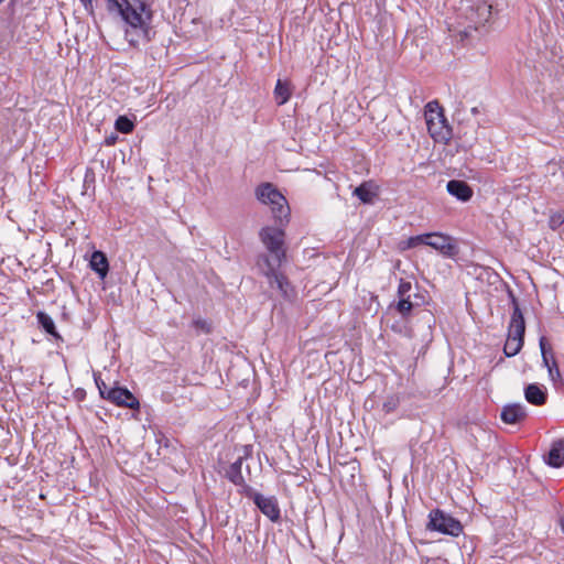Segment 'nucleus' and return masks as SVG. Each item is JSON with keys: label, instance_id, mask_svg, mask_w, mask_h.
Masks as SVG:
<instances>
[{"label": "nucleus", "instance_id": "33", "mask_svg": "<svg viewBox=\"0 0 564 564\" xmlns=\"http://www.w3.org/2000/svg\"><path fill=\"white\" fill-rule=\"evenodd\" d=\"M15 2L17 0H10V2L8 3V9H13Z\"/></svg>", "mask_w": 564, "mask_h": 564}, {"label": "nucleus", "instance_id": "28", "mask_svg": "<svg viewBox=\"0 0 564 564\" xmlns=\"http://www.w3.org/2000/svg\"><path fill=\"white\" fill-rule=\"evenodd\" d=\"M193 326L200 330L204 334H209L212 332V326L206 319L197 318L193 321Z\"/></svg>", "mask_w": 564, "mask_h": 564}, {"label": "nucleus", "instance_id": "2", "mask_svg": "<svg viewBox=\"0 0 564 564\" xmlns=\"http://www.w3.org/2000/svg\"><path fill=\"white\" fill-rule=\"evenodd\" d=\"M259 237L268 253L258 256L257 265L262 274H269L278 270L285 260L284 231L275 227H264Z\"/></svg>", "mask_w": 564, "mask_h": 564}, {"label": "nucleus", "instance_id": "30", "mask_svg": "<svg viewBox=\"0 0 564 564\" xmlns=\"http://www.w3.org/2000/svg\"><path fill=\"white\" fill-rule=\"evenodd\" d=\"M95 382L99 390L100 397L106 400L107 392L110 388L107 387V384L104 382V380H101L100 377H95Z\"/></svg>", "mask_w": 564, "mask_h": 564}, {"label": "nucleus", "instance_id": "25", "mask_svg": "<svg viewBox=\"0 0 564 564\" xmlns=\"http://www.w3.org/2000/svg\"><path fill=\"white\" fill-rule=\"evenodd\" d=\"M400 405V397L398 394L389 395L382 404L384 413L389 414L394 412Z\"/></svg>", "mask_w": 564, "mask_h": 564}, {"label": "nucleus", "instance_id": "32", "mask_svg": "<svg viewBox=\"0 0 564 564\" xmlns=\"http://www.w3.org/2000/svg\"><path fill=\"white\" fill-rule=\"evenodd\" d=\"M558 524H560V527H561V529H562V531L564 533V516L560 517Z\"/></svg>", "mask_w": 564, "mask_h": 564}, {"label": "nucleus", "instance_id": "9", "mask_svg": "<svg viewBox=\"0 0 564 564\" xmlns=\"http://www.w3.org/2000/svg\"><path fill=\"white\" fill-rule=\"evenodd\" d=\"M106 400L111 403L132 410L140 406L139 400L127 389L121 387H112L108 390Z\"/></svg>", "mask_w": 564, "mask_h": 564}, {"label": "nucleus", "instance_id": "21", "mask_svg": "<svg viewBox=\"0 0 564 564\" xmlns=\"http://www.w3.org/2000/svg\"><path fill=\"white\" fill-rule=\"evenodd\" d=\"M417 305L419 303L411 301V297L402 296L399 297L395 308L403 317H406L413 307Z\"/></svg>", "mask_w": 564, "mask_h": 564}, {"label": "nucleus", "instance_id": "16", "mask_svg": "<svg viewBox=\"0 0 564 564\" xmlns=\"http://www.w3.org/2000/svg\"><path fill=\"white\" fill-rule=\"evenodd\" d=\"M90 268L101 278H106L109 271L108 259L101 251H94L90 258Z\"/></svg>", "mask_w": 564, "mask_h": 564}, {"label": "nucleus", "instance_id": "13", "mask_svg": "<svg viewBox=\"0 0 564 564\" xmlns=\"http://www.w3.org/2000/svg\"><path fill=\"white\" fill-rule=\"evenodd\" d=\"M446 189L462 202H468L473 196V189L465 181L452 180L447 183Z\"/></svg>", "mask_w": 564, "mask_h": 564}, {"label": "nucleus", "instance_id": "19", "mask_svg": "<svg viewBox=\"0 0 564 564\" xmlns=\"http://www.w3.org/2000/svg\"><path fill=\"white\" fill-rule=\"evenodd\" d=\"M291 86L288 82L278 79L274 88V99L279 106L284 105L291 97Z\"/></svg>", "mask_w": 564, "mask_h": 564}, {"label": "nucleus", "instance_id": "34", "mask_svg": "<svg viewBox=\"0 0 564 564\" xmlns=\"http://www.w3.org/2000/svg\"><path fill=\"white\" fill-rule=\"evenodd\" d=\"M80 1L85 4V7H87L88 3L89 4L91 3V0H80Z\"/></svg>", "mask_w": 564, "mask_h": 564}, {"label": "nucleus", "instance_id": "35", "mask_svg": "<svg viewBox=\"0 0 564 564\" xmlns=\"http://www.w3.org/2000/svg\"><path fill=\"white\" fill-rule=\"evenodd\" d=\"M473 113H478V109L475 107L471 109Z\"/></svg>", "mask_w": 564, "mask_h": 564}, {"label": "nucleus", "instance_id": "12", "mask_svg": "<svg viewBox=\"0 0 564 564\" xmlns=\"http://www.w3.org/2000/svg\"><path fill=\"white\" fill-rule=\"evenodd\" d=\"M525 400L535 406L544 405L547 401V390L539 383H529L524 388Z\"/></svg>", "mask_w": 564, "mask_h": 564}, {"label": "nucleus", "instance_id": "36", "mask_svg": "<svg viewBox=\"0 0 564 564\" xmlns=\"http://www.w3.org/2000/svg\"><path fill=\"white\" fill-rule=\"evenodd\" d=\"M3 0H0V3L2 2Z\"/></svg>", "mask_w": 564, "mask_h": 564}, {"label": "nucleus", "instance_id": "7", "mask_svg": "<svg viewBox=\"0 0 564 564\" xmlns=\"http://www.w3.org/2000/svg\"><path fill=\"white\" fill-rule=\"evenodd\" d=\"M509 296L513 305V312L509 324L508 338H514L516 340L524 341L525 323L522 312L519 307L517 297L510 291Z\"/></svg>", "mask_w": 564, "mask_h": 564}, {"label": "nucleus", "instance_id": "14", "mask_svg": "<svg viewBox=\"0 0 564 564\" xmlns=\"http://www.w3.org/2000/svg\"><path fill=\"white\" fill-rule=\"evenodd\" d=\"M264 275L268 278L270 285L272 288L276 286V289L285 299H290L293 295L294 292L290 285V282L283 274H280L278 270H274L272 273Z\"/></svg>", "mask_w": 564, "mask_h": 564}, {"label": "nucleus", "instance_id": "24", "mask_svg": "<svg viewBox=\"0 0 564 564\" xmlns=\"http://www.w3.org/2000/svg\"><path fill=\"white\" fill-rule=\"evenodd\" d=\"M115 128L121 133H130L134 128V123L126 116H119L116 119Z\"/></svg>", "mask_w": 564, "mask_h": 564}, {"label": "nucleus", "instance_id": "27", "mask_svg": "<svg viewBox=\"0 0 564 564\" xmlns=\"http://www.w3.org/2000/svg\"><path fill=\"white\" fill-rule=\"evenodd\" d=\"M238 487H240V492L246 496L247 498L251 499L253 502H254V499L257 496H259L260 494L257 492L251 486H249L246 480L243 479V484L242 485H237Z\"/></svg>", "mask_w": 564, "mask_h": 564}, {"label": "nucleus", "instance_id": "31", "mask_svg": "<svg viewBox=\"0 0 564 564\" xmlns=\"http://www.w3.org/2000/svg\"><path fill=\"white\" fill-rule=\"evenodd\" d=\"M117 139H118L117 135L111 134L110 137L106 138L105 143L107 145H113L116 143Z\"/></svg>", "mask_w": 564, "mask_h": 564}, {"label": "nucleus", "instance_id": "6", "mask_svg": "<svg viewBox=\"0 0 564 564\" xmlns=\"http://www.w3.org/2000/svg\"><path fill=\"white\" fill-rule=\"evenodd\" d=\"M426 529L452 536H458L463 532L462 523L440 509L430 512Z\"/></svg>", "mask_w": 564, "mask_h": 564}, {"label": "nucleus", "instance_id": "10", "mask_svg": "<svg viewBox=\"0 0 564 564\" xmlns=\"http://www.w3.org/2000/svg\"><path fill=\"white\" fill-rule=\"evenodd\" d=\"M257 508L267 516L271 521L276 522L281 518V511L278 503V499L274 496L265 497L259 495L254 499Z\"/></svg>", "mask_w": 564, "mask_h": 564}, {"label": "nucleus", "instance_id": "5", "mask_svg": "<svg viewBox=\"0 0 564 564\" xmlns=\"http://www.w3.org/2000/svg\"><path fill=\"white\" fill-rule=\"evenodd\" d=\"M419 245H426L440 251L445 257H455L458 252L457 245L452 237L441 232H430L410 237L408 247L415 248Z\"/></svg>", "mask_w": 564, "mask_h": 564}, {"label": "nucleus", "instance_id": "11", "mask_svg": "<svg viewBox=\"0 0 564 564\" xmlns=\"http://www.w3.org/2000/svg\"><path fill=\"white\" fill-rule=\"evenodd\" d=\"M527 416V408L521 403L506 404L500 413V419L506 424H520Z\"/></svg>", "mask_w": 564, "mask_h": 564}, {"label": "nucleus", "instance_id": "4", "mask_svg": "<svg viewBox=\"0 0 564 564\" xmlns=\"http://www.w3.org/2000/svg\"><path fill=\"white\" fill-rule=\"evenodd\" d=\"M424 117L429 133L435 141H446L451 138L452 130L437 100L426 104Z\"/></svg>", "mask_w": 564, "mask_h": 564}, {"label": "nucleus", "instance_id": "3", "mask_svg": "<svg viewBox=\"0 0 564 564\" xmlns=\"http://www.w3.org/2000/svg\"><path fill=\"white\" fill-rule=\"evenodd\" d=\"M259 202L271 206L272 215L276 221L282 224L289 220L290 207L286 198L271 183H263L256 189Z\"/></svg>", "mask_w": 564, "mask_h": 564}, {"label": "nucleus", "instance_id": "1", "mask_svg": "<svg viewBox=\"0 0 564 564\" xmlns=\"http://www.w3.org/2000/svg\"><path fill=\"white\" fill-rule=\"evenodd\" d=\"M109 13L120 17L124 37L130 45L150 42L153 31V11L150 0H106Z\"/></svg>", "mask_w": 564, "mask_h": 564}, {"label": "nucleus", "instance_id": "17", "mask_svg": "<svg viewBox=\"0 0 564 564\" xmlns=\"http://www.w3.org/2000/svg\"><path fill=\"white\" fill-rule=\"evenodd\" d=\"M242 463H243V457H239L234 463H231L226 470V474H225L226 478L234 485H242L243 484V476H242V471H241Z\"/></svg>", "mask_w": 564, "mask_h": 564}, {"label": "nucleus", "instance_id": "23", "mask_svg": "<svg viewBox=\"0 0 564 564\" xmlns=\"http://www.w3.org/2000/svg\"><path fill=\"white\" fill-rule=\"evenodd\" d=\"M523 346V340H516L514 338H508L506 340L503 352L507 357H513L521 350Z\"/></svg>", "mask_w": 564, "mask_h": 564}, {"label": "nucleus", "instance_id": "29", "mask_svg": "<svg viewBox=\"0 0 564 564\" xmlns=\"http://www.w3.org/2000/svg\"><path fill=\"white\" fill-rule=\"evenodd\" d=\"M547 371H549V376H550L552 381L556 382L557 380L561 379V372H560V369L557 367V362L554 359V357H552V366L549 367Z\"/></svg>", "mask_w": 564, "mask_h": 564}, {"label": "nucleus", "instance_id": "20", "mask_svg": "<svg viewBox=\"0 0 564 564\" xmlns=\"http://www.w3.org/2000/svg\"><path fill=\"white\" fill-rule=\"evenodd\" d=\"M36 318H37V322L41 325V327L47 334L53 336L55 339H62L61 335L56 330L54 321L52 319V317L48 314H46L44 312H39L36 314Z\"/></svg>", "mask_w": 564, "mask_h": 564}, {"label": "nucleus", "instance_id": "22", "mask_svg": "<svg viewBox=\"0 0 564 564\" xmlns=\"http://www.w3.org/2000/svg\"><path fill=\"white\" fill-rule=\"evenodd\" d=\"M539 345H540L543 365H544V367H546L549 369V367L552 366V357H554L553 352H552V348L549 345L545 337L540 338Z\"/></svg>", "mask_w": 564, "mask_h": 564}, {"label": "nucleus", "instance_id": "26", "mask_svg": "<svg viewBox=\"0 0 564 564\" xmlns=\"http://www.w3.org/2000/svg\"><path fill=\"white\" fill-rule=\"evenodd\" d=\"M411 290H412L411 282L401 279L399 286H398V297H402V296L411 297V293H410Z\"/></svg>", "mask_w": 564, "mask_h": 564}, {"label": "nucleus", "instance_id": "15", "mask_svg": "<svg viewBox=\"0 0 564 564\" xmlns=\"http://www.w3.org/2000/svg\"><path fill=\"white\" fill-rule=\"evenodd\" d=\"M546 463L552 467L564 466V441L558 440L553 442L547 455Z\"/></svg>", "mask_w": 564, "mask_h": 564}, {"label": "nucleus", "instance_id": "18", "mask_svg": "<svg viewBox=\"0 0 564 564\" xmlns=\"http://www.w3.org/2000/svg\"><path fill=\"white\" fill-rule=\"evenodd\" d=\"M354 195L357 196L362 203L371 204L377 193L372 189L370 182H364L354 189Z\"/></svg>", "mask_w": 564, "mask_h": 564}, {"label": "nucleus", "instance_id": "8", "mask_svg": "<svg viewBox=\"0 0 564 564\" xmlns=\"http://www.w3.org/2000/svg\"><path fill=\"white\" fill-rule=\"evenodd\" d=\"M509 296L513 305V312L509 324L508 338H514L516 340L524 341L525 323L522 312L519 307L517 297L510 291Z\"/></svg>", "mask_w": 564, "mask_h": 564}]
</instances>
